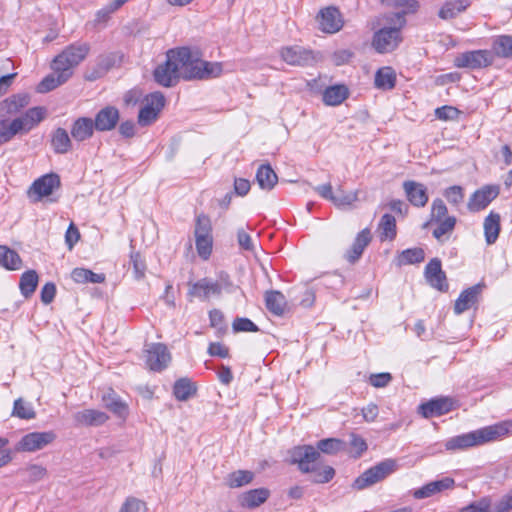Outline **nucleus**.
I'll return each mask as SVG.
<instances>
[{
  "mask_svg": "<svg viewBox=\"0 0 512 512\" xmlns=\"http://www.w3.org/2000/svg\"><path fill=\"white\" fill-rule=\"evenodd\" d=\"M166 61L154 70L155 81L164 86H174L180 78L190 80H208L219 77L223 67L219 62L201 59L198 50L180 47L168 50Z\"/></svg>",
  "mask_w": 512,
  "mask_h": 512,
  "instance_id": "f257e3e1",
  "label": "nucleus"
},
{
  "mask_svg": "<svg viewBox=\"0 0 512 512\" xmlns=\"http://www.w3.org/2000/svg\"><path fill=\"white\" fill-rule=\"evenodd\" d=\"M288 456V462L297 465L302 473H310L314 483H327L335 476L334 468L323 464L320 452L311 445L295 446L288 451Z\"/></svg>",
  "mask_w": 512,
  "mask_h": 512,
  "instance_id": "f03ea898",
  "label": "nucleus"
},
{
  "mask_svg": "<svg viewBox=\"0 0 512 512\" xmlns=\"http://www.w3.org/2000/svg\"><path fill=\"white\" fill-rule=\"evenodd\" d=\"M512 431V420H505L475 431L457 435L445 443L447 450H464L502 439Z\"/></svg>",
  "mask_w": 512,
  "mask_h": 512,
  "instance_id": "7ed1b4c3",
  "label": "nucleus"
},
{
  "mask_svg": "<svg viewBox=\"0 0 512 512\" xmlns=\"http://www.w3.org/2000/svg\"><path fill=\"white\" fill-rule=\"evenodd\" d=\"M396 469L397 461L395 459H385L357 477L353 483V488L357 490L368 488L385 479Z\"/></svg>",
  "mask_w": 512,
  "mask_h": 512,
  "instance_id": "20e7f679",
  "label": "nucleus"
},
{
  "mask_svg": "<svg viewBox=\"0 0 512 512\" xmlns=\"http://www.w3.org/2000/svg\"><path fill=\"white\" fill-rule=\"evenodd\" d=\"M393 26L383 27L376 31L373 36L372 45L378 53H390L395 50L402 41L400 24L397 21L386 22Z\"/></svg>",
  "mask_w": 512,
  "mask_h": 512,
  "instance_id": "39448f33",
  "label": "nucleus"
},
{
  "mask_svg": "<svg viewBox=\"0 0 512 512\" xmlns=\"http://www.w3.org/2000/svg\"><path fill=\"white\" fill-rule=\"evenodd\" d=\"M494 63V54L491 50L480 49L460 53L454 59L458 68L482 69Z\"/></svg>",
  "mask_w": 512,
  "mask_h": 512,
  "instance_id": "423d86ee",
  "label": "nucleus"
},
{
  "mask_svg": "<svg viewBox=\"0 0 512 512\" xmlns=\"http://www.w3.org/2000/svg\"><path fill=\"white\" fill-rule=\"evenodd\" d=\"M45 115L46 109L44 107H33L22 116L12 120L8 123L12 138L19 133L29 132L45 118Z\"/></svg>",
  "mask_w": 512,
  "mask_h": 512,
  "instance_id": "0eeeda50",
  "label": "nucleus"
},
{
  "mask_svg": "<svg viewBox=\"0 0 512 512\" xmlns=\"http://www.w3.org/2000/svg\"><path fill=\"white\" fill-rule=\"evenodd\" d=\"M60 185V178L57 174H46L32 183L27 191V195L31 202L36 203L41 201L44 197L50 196Z\"/></svg>",
  "mask_w": 512,
  "mask_h": 512,
  "instance_id": "6e6552de",
  "label": "nucleus"
},
{
  "mask_svg": "<svg viewBox=\"0 0 512 512\" xmlns=\"http://www.w3.org/2000/svg\"><path fill=\"white\" fill-rule=\"evenodd\" d=\"M56 434L53 431L30 432L24 435L15 446L18 452H36L54 442Z\"/></svg>",
  "mask_w": 512,
  "mask_h": 512,
  "instance_id": "1a4fd4ad",
  "label": "nucleus"
},
{
  "mask_svg": "<svg viewBox=\"0 0 512 512\" xmlns=\"http://www.w3.org/2000/svg\"><path fill=\"white\" fill-rule=\"evenodd\" d=\"M165 105V97L161 92H154L146 96L145 105L138 114V123L141 126H149L158 118Z\"/></svg>",
  "mask_w": 512,
  "mask_h": 512,
  "instance_id": "9d476101",
  "label": "nucleus"
},
{
  "mask_svg": "<svg viewBox=\"0 0 512 512\" xmlns=\"http://www.w3.org/2000/svg\"><path fill=\"white\" fill-rule=\"evenodd\" d=\"M280 55L287 64L293 66H308L315 62L313 52L301 46L284 47Z\"/></svg>",
  "mask_w": 512,
  "mask_h": 512,
  "instance_id": "9b49d317",
  "label": "nucleus"
},
{
  "mask_svg": "<svg viewBox=\"0 0 512 512\" xmlns=\"http://www.w3.org/2000/svg\"><path fill=\"white\" fill-rule=\"evenodd\" d=\"M146 352V364L149 369L153 371H162L168 366L171 360V355L167 347L162 343L151 344Z\"/></svg>",
  "mask_w": 512,
  "mask_h": 512,
  "instance_id": "f8f14e48",
  "label": "nucleus"
},
{
  "mask_svg": "<svg viewBox=\"0 0 512 512\" xmlns=\"http://www.w3.org/2000/svg\"><path fill=\"white\" fill-rule=\"evenodd\" d=\"M499 194L497 186H484L475 191L467 204V207L472 212H478L485 209Z\"/></svg>",
  "mask_w": 512,
  "mask_h": 512,
  "instance_id": "ddd939ff",
  "label": "nucleus"
},
{
  "mask_svg": "<svg viewBox=\"0 0 512 512\" xmlns=\"http://www.w3.org/2000/svg\"><path fill=\"white\" fill-rule=\"evenodd\" d=\"M120 120V113L115 106H105L100 109L93 120L95 130L106 132L113 130Z\"/></svg>",
  "mask_w": 512,
  "mask_h": 512,
  "instance_id": "4468645a",
  "label": "nucleus"
},
{
  "mask_svg": "<svg viewBox=\"0 0 512 512\" xmlns=\"http://www.w3.org/2000/svg\"><path fill=\"white\" fill-rule=\"evenodd\" d=\"M425 278L431 287L442 292L448 290L446 275L442 270L441 261L438 258H433L426 265Z\"/></svg>",
  "mask_w": 512,
  "mask_h": 512,
  "instance_id": "2eb2a0df",
  "label": "nucleus"
},
{
  "mask_svg": "<svg viewBox=\"0 0 512 512\" xmlns=\"http://www.w3.org/2000/svg\"><path fill=\"white\" fill-rule=\"evenodd\" d=\"M455 487V480L451 477H444L439 480L431 481L419 489L414 490L413 496L416 499H425L442 493L446 490H452Z\"/></svg>",
  "mask_w": 512,
  "mask_h": 512,
  "instance_id": "dca6fc26",
  "label": "nucleus"
},
{
  "mask_svg": "<svg viewBox=\"0 0 512 512\" xmlns=\"http://www.w3.org/2000/svg\"><path fill=\"white\" fill-rule=\"evenodd\" d=\"M317 19L319 22V28L326 33H336L343 26L341 14L335 7L322 9Z\"/></svg>",
  "mask_w": 512,
  "mask_h": 512,
  "instance_id": "f3484780",
  "label": "nucleus"
},
{
  "mask_svg": "<svg viewBox=\"0 0 512 512\" xmlns=\"http://www.w3.org/2000/svg\"><path fill=\"white\" fill-rule=\"evenodd\" d=\"M392 6L401 9V11L384 15V20L386 22L395 20L397 24H400V27H404L406 25L405 15L415 14L420 8V3L419 0H393Z\"/></svg>",
  "mask_w": 512,
  "mask_h": 512,
  "instance_id": "a211bd4d",
  "label": "nucleus"
},
{
  "mask_svg": "<svg viewBox=\"0 0 512 512\" xmlns=\"http://www.w3.org/2000/svg\"><path fill=\"white\" fill-rule=\"evenodd\" d=\"M453 402L450 398H436L420 405V413L425 417L440 416L451 411Z\"/></svg>",
  "mask_w": 512,
  "mask_h": 512,
  "instance_id": "6ab92c4d",
  "label": "nucleus"
},
{
  "mask_svg": "<svg viewBox=\"0 0 512 512\" xmlns=\"http://www.w3.org/2000/svg\"><path fill=\"white\" fill-rule=\"evenodd\" d=\"M482 291V285L476 284L462 291L455 301L454 312L459 315L470 309L477 301Z\"/></svg>",
  "mask_w": 512,
  "mask_h": 512,
  "instance_id": "aec40b11",
  "label": "nucleus"
},
{
  "mask_svg": "<svg viewBox=\"0 0 512 512\" xmlns=\"http://www.w3.org/2000/svg\"><path fill=\"white\" fill-rule=\"evenodd\" d=\"M403 188L409 202L416 207H424L428 202L426 187L415 181H405Z\"/></svg>",
  "mask_w": 512,
  "mask_h": 512,
  "instance_id": "412c9836",
  "label": "nucleus"
},
{
  "mask_svg": "<svg viewBox=\"0 0 512 512\" xmlns=\"http://www.w3.org/2000/svg\"><path fill=\"white\" fill-rule=\"evenodd\" d=\"M372 236L368 228L359 232L349 250L345 254V258L350 263H355L363 254L365 248L371 242Z\"/></svg>",
  "mask_w": 512,
  "mask_h": 512,
  "instance_id": "4be33fe9",
  "label": "nucleus"
},
{
  "mask_svg": "<svg viewBox=\"0 0 512 512\" xmlns=\"http://www.w3.org/2000/svg\"><path fill=\"white\" fill-rule=\"evenodd\" d=\"M94 130L95 126L91 118L80 117L72 124L71 136L75 141L82 142L91 138Z\"/></svg>",
  "mask_w": 512,
  "mask_h": 512,
  "instance_id": "5701e85b",
  "label": "nucleus"
},
{
  "mask_svg": "<svg viewBox=\"0 0 512 512\" xmlns=\"http://www.w3.org/2000/svg\"><path fill=\"white\" fill-rule=\"evenodd\" d=\"M28 103L29 96L27 94L12 95L0 103V116L5 117L16 114L26 107Z\"/></svg>",
  "mask_w": 512,
  "mask_h": 512,
  "instance_id": "b1692460",
  "label": "nucleus"
},
{
  "mask_svg": "<svg viewBox=\"0 0 512 512\" xmlns=\"http://www.w3.org/2000/svg\"><path fill=\"white\" fill-rule=\"evenodd\" d=\"M90 51V45L85 42H76L67 46L60 54L67 58L70 64L76 67L85 59Z\"/></svg>",
  "mask_w": 512,
  "mask_h": 512,
  "instance_id": "393cba45",
  "label": "nucleus"
},
{
  "mask_svg": "<svg viewBox=\"0 0 512 512\" xmlns=\"http://www.w3.org/2000/svg\"><path fill=\"white\" fill-rule=\"evenodd\" d=\"M75 420L82 425L99 426L108 420V416L106 413L99 410L86 409L78 412L75 415Z\"/></svg>",
  "mask_w": 512,
  "mask_h": 512,
  "instance_id": "a878e982",
  "label": "nucleus"
},
{
  "mask_svg": "<svg viewBox=\"0 0 512 512\" xmlns=\"http://www.w3.org/2000/svg\"><path fill=\"white\" fill-rule=\"evenodd\" d=\"M256 181L263 190H271L278 182L275 171L269 164H262L256 172Z\"/></svg>",
  "mask_w": 512,
  "mask_h": 512,
  "instance_id": "bb28decb",
  "label": "nucleus"
},
{
  "mask_svg": "<svg viewBox=\"0 0 512 512\" xmlns=\"http://www.w3.org/2000/svg\"><path fill=\"white\" fill-rule=\"evenodd\" d=\"M470 6L468 0H452L443 4L438 12L439 18L449 20L455 18L459 13L465 11Z\"/></svg>",
  "mask_w": 512,
  "mask_h": 512,
  "instance_id": "cd10ccee",
  "label": "nucleus"
},
{
  "mask_svg": "<svg viewBox=\"0 0 512 512\" xmlns=\"http://www.w3.org/2000/svg\"><path fill=\"white\" fill-rule=\"evenodd\" d=\"M491 52L494 54V58H512V36L511 35H499L492 41Z\"/></svg>",
  "mask_w": 512,
  "mask_h": 512,
  "instance_id": "c85d7f7f",
  "label": "nucleus"
},
{
  "mask_svg": "<svg viewBox=\"0 0 512 512\" xmlns=\"http://www.w3.org/2000/svg\"><path fill=\"white\" fill-rule=\"evenodd\" d=\"M348 89L344 85L327 87L323 92V101L326 105L337 106L348 97Z\"/></svg>",
  "mask_w": 512,
  "mask_h": 512,
  "instance_id": "c756f323",
  "label": "nucleus"
},
{
  "mask_svg": "<svg viewBox=\"0 0 512 512\" xmlns=\"http://www.w3.org/2000/svg\"><path fill=\"white\" fill-rule=\"evenodd\" d=\"M51 146L55 153L66 154L71 150L72 142L64 128H57L51 138Z\"/></svg>",
  "mask_w": 512,
  "mask_h": 512,
  "instance_id": "7c9ffc66",
  "label": "nucleus"
},
{
  "mask_svg": "<svg viewBox=\"0 0 512 512\" xmlns=\"http://www.w3.org/2000/svg\"><path fill=\"white\" fill-rule=\"evenodd\" d=\"M484 234L487 244L491 245L496 242L500 232V215L490 212L484 220Z\"/></svg>",
  "mask_w": 512,
  "mask_h": 512,
  "instance_id": "2f4dec72",
  "label": "nucleus"
},
{
  "mask_svg": "<svg viewBox=\"0 0 512 512\" xmlns=\"http://www.w3.org/2000/svg\"><path fill=\"white\" fill-rule=\"evenodd\" d=\"M266 308L274 315H283L286 308L285 296L279 291H268L265 294Z\"/></svg>",
  "mask_w": 512,
  "mask_h": 512,
  "instance_id": "473e14b6",
  "label": "nucleus"
},
{
  "mask_svg": "<svg viewBox=\"0 0 512 512\" xmlns=\"http://www.w3.org/2000/svg\"><path fill=\"white\" fill-rule=\"evenodd\" d=\"M191 294H193L196 297L208 299L211 296H219V290L217 284H215V281H211L207 278H203L196 282L192 289Z\"/></svg>",
  "mask_w": 512,
  "mask_h": 512,
  "instance_id": "72a5a7b5",
  "label": "nucleus"
},
{
  "mask_svg": "<svg viewBox=\"0 0 512 512\" xmlns=\"http://www.w3.org/2000/svg\"><path fill=\"white\" fill-rule=\"evenodd\" d=\"M196 386L188 378L178 379L173 386V394L179 401H187L196 394Z\"/></svg>",
  "mask_w": 512,
  "mask_h": 512,
  "instance_id": "f704fd0d",
  "label": "nucleus"
},
{
  "mask_svg": "<svg viewBox=\"0 0 512 512\" xmlns=\"http://www.w3.org/2000/svg\"><path fill=\"white\" fill-rule=\"evenodd\" d=\"M71 278L74 282L85 284V283H103L105 281V275L102 273H94L93 271L86 268H74L71 272Z\"/></svg>",
  "mask_w": 512,
  "mask_h": 512,
  "instance_id": "c9c22d12",
  "label": "nucleus"
},
{
  "mask_svg": "<svg viewBox=\"0 0 512 512\" xmlns=\"http://www.w3.org/2000/svg\"><path fill=\"white\" fill-rule=\"evenodd\" d=\"M0 265L8 270H18L22 266V260L16 251L0 245Z\"/></svg>",
  "mask_w": 512,
  "mask_h": 512,
  "instance_id": "e433bc0d",
  "label": "nucleus"
},
{
  "mask_svg": "<svg viewBox=\"0 0 512 512\" xmlns=\"http://www.w3.org/2000/svg\"><path fill=\"white\" fill-rule=\"evenodd\" d=\"M103 402L107 409L113 412L120 418H125L128 413L127 405L121 401V399L114 393V391H110L103 396Z\"/></svg>",
  "mask_w": 512,
  "mask_h": 512,
  "instance_id": "4c0bfd02",
  "label": "nucleus"
},
{
  "mask_svg": "<svg viewBox=\"0 0 512 512\" xmlns=\"http://www.w3.org/2000/svg\"><path fill=\"white\" fill-rule=\"evenodd\" d=\"M396 83V74L391 67L380 68L375 75V86L383 90H391Z\"/></svg>",
  "mask_w": 512,
  "mask_h": 512,
  "instance_id": "58836bf2",
  "label": "nucleus"
},
{
  "mask_svg": "<svg viewBox=\"0 0 512 512\" xmlns=\"http://www.w3.org/2000/svg\"><path fill=\"white\" fill-rule=\"evenodd\" d=\"M38 285V274L35 270H29L22 274L19 282L21 294L29 298L36 290Z\"/></svg>",
  "mask_w": 512,
  "mask_h": 512,
  "instance_id": "ea45409f",
  "label": "nucleus"
},
{
  "mask_svg": "<svg viewBox=\"0 0 512 512\" xmlns=\"http://www.w3.org/2000/svg\"><path fill=\"white\" fill-rule=\"evenodd\" d=\"M26 475V481L35 484L48 477V470L41 464L29 463L21 470Z\"/></svg>",
  "mask_w": 512,
  "mask_h": 512,
  "instance_id": "a19ab883",
  "label": "nucleus"
},
{
  "mask_svg": "<svg viewBox=\"0 0 512 512\" xmlns=\"http://www.w3.org/2000/svg\"><path fill=\"white\" fill-rule=\"evenodd\" d=\"M269 496V491L265 488L253 489L243 496V505L254 508L264 503Z\"/></svg>",
  "mask_w": 512,
  "mask_h": 512,
  "instance_id": "79ce46f5",
  "label": "nucleus"
},
{
  "mask_svg": "<svg viewBox=\"0 0 512 512\" xmlns=\"http://www.w3.org/2000/svg\"><path fill=\"white\" fill-rule=\"evenodd\" d=\"M254 474L247 470H238L228 475L226 484L230 488H238L249 484L253 480Z\"/></svg>",
  "mask_w": 512,
  "mask_h": 512,
  "instance_id": "37998d69",
  "label": "nucleus"
},
{
  "mask_svg": "<svg viewBox=\"0 0 512 512\" xmlns=\"http://www.w3.org/2000/svg\"><path fill=\"white\" fill-rule=\"evenodd\" d=\"M51 68L55 74L64 76L65 79H69L73 74L75 68L73 64H70L69 60L58 54L52 61Z\"/></svg>",
  "mask_w": 512,
  "mask_h": 512,
  "instance_id": "c03bdc74",
  "label": "nucleus"
},
{
  "mask_svg": "<svg viewBox=\"0 0 512 512\" xmlns=\"http://www.w3.org/2000/svg\"><path fill=\"white\" fill-rule=\"evenodd\" d=\"M381 240H392L396 236V220L391 214H384L379 223Z\"/></svg>",
  "mask_w": 512,
  "mask_h": 512,
  "instance_id": "a18cd8bd",
  "label": "nucleus"
},
{
  "mask_svg": "<svg viewBox=\"0 0 512 512\" xmlns=\"http://www.w3.org/2000/svg\"><path fill=\"white\" fill-rule=\"evenodd\" d=\"M425 253L422 248H410L402 251L399 255V265H409L420 263L424 260Z\"/></svg>",
  "mask_w": 512,
  "mask_h": 512,
  "instance_id": "49530a36",
  "label": "nucleus"
},
{
  "mask_svg": "<svg viewBox=\"0 0 512 512\" xmlns=\"http://www.w3.org/2000/svg\"><path fill=\"white\" fill-rule=\"evenodd\" d=\"M68 80L64 78V76H61L59 74H55L53 72L52 74L47 75L37 86V91L39 93H47L49 91L54 90L58 86L64 84Z\"/></svg>",
  "mask_w": 512,
  "mask_h": 512,
  "instance_id": "de8ad7c7",
  "label": "nucleus"
},
{
  "mask_svg": "<svg viewBox=\"0 0 512 512\" xmlns=\"http://www.w3.org/2000/svg\"><path fill=\"white\" fill-rule=\"evenodd\" d=\"M437 223V227L433 230V236L438 240L442 241V237L446 234H450L456 225V218L454 216H448L441 221H434Z\"/></svg>",
  "mask_w": 512,
  "mask_h": 512,
  "instance_id": "09e8293b",
  "label": "nucleus"
},
{
  "mask_svg": "<svg viewBox=\"0 0 512 512\" xmlns=\"http://www.w3.org/2000/svg\"><path fill=\"white\" fill-rule=\"evenodd\" d=\"M343 448L344 442L342 440L336 438H327L320 440L317 443V448L315 449L326 454H336Z\"/></svg>",
  "mask_w": 512,
  "mask_h": 512,
  "instance_id": "8fccbe9b",
  "label": "nucleus"
},
{
  "mask_svg": "<svg viewBox=\"0 0 512 512\" xmlns=\"http://www.w3.org/2000/svg\"><path fill=\"white\" fill-rule=\"evenodd\" d=\"M356 200L357 192H345L341 187H339L336 193H334L333 204L337 207H348L351 206Z\"/></svg>",
  "mask_w": 512,
  "mask_h": 512,
  "instance_id": "3c124183",
  "label": "nucleus"
},
{
  "mask_svg": "<svg viewBox=\"0 0 512 512\" xmlns=\"http://www.w3.org/2000/svg\"><path fill=\"white\" fill-rule=\"evenodd\" d=\"M459 512H493L490 497H482L460 509Z\"/></svg>",
  "mask_w": 512,
  "mask_h": 512,
  "instance_id": "603ef678",
  "label": "nucleus"
},
{
  "mask_svg": "<svg viewBox=\"0 0 512 512\" xmlns=\"http://www.w3.org/2000/svg\"><path fill=\"white\" fill-rule=\"evenodd\" d=\"M13 415L21 419H32L35 417V412L31 404L20 398L14 402Z\"/></svg>",
  "mask_w": 512,
  "mask_h": 512,
  "instance_id": "864d4df0",
  "label": "nucleus"
},
{
  "mask_svg": "<svg viewBox=\"0 0 512 512\" xmlns=\"http://www.w3.org/2000/svg\"><path fill=\"white\" fill-rule=\"evenodd\" d=\"M232 329L235 333L259 331L256 324H254L250 319L244 317H237L232 323Z\"/></svg>",
  "mask_w": 512,
  "mask_h": 512,
  "instance_id": "5fc2aeb1",
  "label": "nucleus"
},
{
  "mask_svg": "<svg viewBox=\"0 0 512 512\" xmlns=\"http://www.w3.org/2000/svg\"><path fill=\"white\" fill-rule=\"evenodd\" d=\"M210 325L217 329L218 333L224 334L227 330V325L225 323L224 314L218 310L213 309L209 312Z\"/></svg>",
  "mask_w": 512,
  "mask_h": 512,
  "instance_id": "6e6d98bb",
  "label": "nucleus"
},
{
  "mask_svg": "<svg viewBox=\"0 0 512 512\" xmlns=\"http://www.w3.org/2000/svg\"><path fill=\"white\" fill-rule=\"evenodd\" d=\"M146 510L145 502L135 497H128L121 506L119 512H146Z\"/></svg>",
  "mask_w": 512,
  "mask_h": 512,
  "instance_id": "4d7b16f0",
  "label": "nucleus"
},
{
  "mask_svg": "<svg viewBox=\"0 0 512 512\" xmlns=\"http://www.w3.org/2000/svg\"><path fill=\"white\" fill-rule=\"evenodd\" d=\"M444 196L450 204L457 206L464 199L463 189L458 185L450 186L444 191Z\"/></svg>",
  "mask_w": 512,
  "mask_h": 512,
  "instance_id": "13d9d810",
  "label": "nucleus"
},
{
  "mask_svg": "<svg viewBox=\"0 0 512 512\" xmlns=\"http://www.w3.org/2000/svg\"><path fill=\"white\" fill-rule=\"evenodd\" d=\"M195 237H211V224L208 217L199 215L195 225Z\"/></svg>",
  "mask_w": 512,
  "mask_h": 512,
  "instance_id": "bf43d9fd",
  "label": "nucleus"
},
{
  "mask_svg": "<svg viewBox=\"0 0 512 512\" xmlns=\"http://www.w3.org/2000/svg\"><path fill=\"white\" fill-rule=\"evenodd\" d=\"M448 210L442 199H435L431 205V221H441L447 216Z\"/></svg>",
  "mask_w": 512,
  "mask_h": 512,
  "instance_id": "052dcab7",
  "label": "nucleus"
},
{
  "mask_svg": "<svg viewBox=\"0 0 512 512\" xmlns=\"http://www.w3.org/2000/svg\"><path fill=\"white\" fill-rule=\"evenodd\" d=\"M196 249L200 257L207 259L212 252V236L211 237H195Z\"/></svg>",
  "mask_w": 512,
  "mask_h": 512,
  "instance_id": "680f3d73",
  "label": "nucleus"
},
{
  "mask_svg": "<svg viewBox=\"0 0 512 512\" xmlns=\"http://www.w3.org/2000/svg\"><path fill=\"white\" fill-rule=\"evenodd\" d=\"M218 286L219 295L224 291L226 293H232L235 290V286L230 279V276L226 272H220L218 278L215 281Z\"/></svg>",
  "mask_w": 512,
  "mask_h": 512,
  "instance_id": "e2e57ef3",
  "label": "nucleus"
},
{
  "mask_svg": "<svg viewBox=\"0 0 512 512\" xmlns=\"http://www.w3.org/2000/svg\"><path fill=\"white\" fill-rule=\"evenodd\" d=\"M130 260L133 265L135 277L137 279L143 278L146 271V264L140 253H132Z\"/></svg>",
  "mask_w": 512,
  "mask_h": 512,
  "instance_id": "0e129e2a",
  "label": "nucleus"
},
{
  "mask_svg": "<svg viewBox=\"0 0 512 512\" xmlns=\"http://www.w3.org/2000/svg\"><path fill=\"white\" fill-rule=\"evenodd\" d=\"M493 512H510L512 510V490L503 495L495 504L492 506Z\"/></svg>",
  "mask_w": 512,
  "mask_h": 512,
  "instance_id": "69168bd1",
  "label": "nucleus"
},
{
  "mask_svg": "<svg viewBox=\"0 0 512 512\" xmlns=\"http://www.w3.org/2000/svg\"><path fill=\"white\" fill-rule=\"evenodd\" d=\"M459 114L458 109L452 106H442L435 110V115L440 120H453Z\"/></svg>",
  "mask_w": 512,
  "mask_h": 512,
  "instance_id": "338daca9",
  "label": "nucleus"
},
{
  "mask_svg": "<svg viewBox=\"0 0 512 512\" xmlns=\"http://www.w3.org/2000/svg\"><path fill=\"white\" fill-rule=\"evenodd\" d=\"M80 238V232L74 223H71L65 234V243L69 250H72L74 245Z\"/></svg>",
  "mask_w": 512,
  "mask_h": 512,
  "instance_id": "774afa93",
  "label": "nucleus"
}]
</instances>
